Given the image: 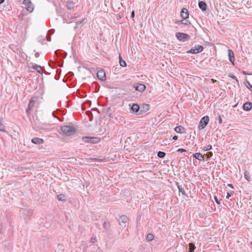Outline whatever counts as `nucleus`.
I'll return each mask as SVG.
<instances>
[{"instance_id":"obj_9","label":"nucleus","mask_w":252,"mask_h":252,"mask_svg":"<svg viewBox=\"0 0 252 252\" xmlns=\"http://www.w3.org/2000/svg\"><path fill=\"white\" fill-rule=\"evenodd\" d=\"M97 77L99 80L104 81L106 80L105 72L103 69L98 70L97 72Z\"/></svg>"},{"instance_id":"obj_58","label":"nucleus","mask_w":252,"mask_h":252,"mask_svg":"<svg viewBox=\"0 0 252 252\" xmlns=\"http://www.w3.org/2000/svg\"><path fill=\"white\" fill-rule=\"evenodd\" d=\"M49 63V65L50 66H51L50 61H49V63Z\"/></svg>"},{"instance_id":"obj_50","label":"nucleus","mask_w":252,"mask_h":252,"mask_svg":"<svg viewBox=\"0 0 252 252\" xmlns=\"http://www.w3.org/2000/svg\"><path fill=\"white\" fill-rule=\"evenodd\" d=\"M227 186H228V187H230V188H232V189H233V188H234V187H233V185H232V184H228L227 185Z\"/></svg>"},{"instance_id":"obj_13","label":"nucleus","mask_w":252,"mask_h":252,"mask_svg":"<svg viewBox=\"0 0 252 252\" xmlns=\"http://www.w3.org/2000/svg\"><path fill=\"white\" fill-rule=\"evenodd\" d=\"M244 110L249 111L252 109V103L251 102H246L243 105Z\"/></svg>"},{"instance_id":"obj_6","label":"nucleus","mask_w":252,"mask_h":252,"mask_svg":"<svg viewBox=\"0 0 252 252\" xmlns=\"http://www.w3.org/2000/svg\"><path fill=\"white\" fill-rule=\"evenodd\" d=\"M209 121V117L208 116H204L201 118V119L200 121L199 125H198V128L203 129L208 124V122Z\"/></svg>"},{"instance_id":"obj_23","label":"nucleus","mask_w":252,"mask_h":252,"mask_svg":"<svg viewBox=\"0 0 252 252\" xmlns=\"http://www.w3.org/2000/svg\"><path fill=\"white\" fill-rule=\"evenodd\" d=\"M119 63L120 65L122 67H125L126 66V62L121 58L120 56H119Z\"/></svg>"},{"instance_id":"obj_11","label":"nucleus","mask_w":252,"mask_h":252,"mask_svg":"<svg viewBox=\"0 0 252 252\" xmlns=\"http://www.w3.org/2000/svg\"><path fill=\"white\" fill-rule=\"evenodd\" d=\"M181 16L184 19L189 18V14L187 8H183L181 11Z\"/></svg>"},{"instance_id":"obj_10","label":"nucleus","mask_w":252,"mask_h":252,"mask_svg":"<svg viewBox=\"0 0 252 252\" xmlns=\"http://www.w3.org/2000/svg\"><path fill=\"white\" fill-rule=\"evenodd\" d=\"M150 109V105L148 104H143L141 107H140V115H142L147 111H148Z\"/></svg>"},{"instance_id":"obj_59","label":"nucleus","mask_w":252,"mask_h":252,"mask_svg":"<svg viewBox=\"0 0 252 252\" xmlns=\"http://www.w3.org/2000/svg\"><path fill=\"white\" fill-rule=\"evenodd\" d=\"M243 73H244V74H247L246 73V72H244V71L243 72Z\"/></svg>"},{"instance_id":"obj_18","label":"nucleus","mask_w":252,"mask_h":252,"mask_svg":"<svg viewBox=\"0 0 252 252\" xmlns=\"http://www.w3.org/2000/svg\"><path fill=\"white\" fill-rule=\"evenodd\" d=\"M31 67L35 69L37 72L39 73H42L43 72L42 67L39 65L34 64V65H32Z\"/></svg>"},{"instance_id":"obj_19","label":"nucleus","mask_w":252,"mask_h":252,"mask_svg":"<svg viewBox=\"0 0 252 252\" xmlns=\"http://www.w3.org/2000/svg\"><path fill=\"white\" fill-rule=\"evenodd\" d=\"M198 6L203 11H205L207 9V5L206 3L203 1L198 2Z\"/></svg>"},{"instance_id":"obj_28","label":"nucleus","mask_w":252,"mask_h":252,"mask_svg":"<svg viewBox=\"0 0 252 252\" xmlns=\"http://www.w3.org/2000/svg\"><path fill=\"white\" fill-rule=\"evenodd\" d=\"M165 155H166V154L163 152L159 151L158 153V156L159 158H164Z\"/></svg>"},{"instance_id":"obj_37","label":"nucleus","mask_w":252,"mask_h":252,"mask_svg":"<svg viewBox=\"0 0 252 252\" xmlns=\"http://www.w3.org/2000/svg\"><path fill=\"white\" fill-rule=\"evenodd\" d=\"M177 151L178 152H180V153H183V152H186V150L184 149L180 148V149H178Z\"/></svg>"},{"instance_id":"obj_24","label":"nucleus","mask_w":252,"mask_h":252,"mask_svg":"<svg viewBox=\"0 0 252 252\" xmlns=\"http://www.w3.org/2000/svg\"><path fill=\"white\" fill-rule=\"evenodd\" d=\"M244 178L248 181H251V176L250 175L249 172L248 171H245L244 173Z\"/></svg>"},{"instance_id":"obj_44","label":"nucleus","mask_w":252,"mask_h":252,"mask_svg":"<svg viewBox=\"0 0 252 252\" xmlns=\"http://www.w3.org/2000/svg\"><path fill=\"white\" fill-rule=\"evenodd\" d=\"M34 56L35 58H38L39 56V53L38 52H36L34 54Z\"/></svg>"},{"instance_id":"obj_32","label":"nucleus","mask_w":252,"mask_h":252,"mask_svg":"<svg viewBox=\"0 0 252 252\" xmlns=\"http://www.w3.org/2000/svg\"><path fill=\"white\" fill-rule=\"evenodd\" d=\"M0 131L2 132L5 131V126L2 124L1 120H0Z\"/></svg>"},{"instance_id":"obj_57","label":"nucleus","mask_w":252,"mask_h":252,"mask_svg":"<svg viewBox=\"0 0 252 252\" xmlns=\"http://www.w3.org/2000/svg\"><path fill=\"white\" fill-rule=\"evenodd\" d=\"M38 39H39V41H42V39H40V37H39V38H38Z\"/></svg>"},{"instance_id":"obj_53","label":"nucleus","mask_w":252,"mask_h":252,"mask_svg":"<svg viewBox=\"0 0 252 252\" xmlns=\"http://www.w3.org/2000/svg\"><path fill=\"white\" fill-rule=\"evenodd\" d=\"M52 115H53V117H56L55 116V112H53L52 113Z\"/></svg>"},{"instance_id":"obj_61","label":"nucleus","mask_w":252,"mask_h":252,"mask_svg":"<svg viewBox=\"0 0 252 252\" xmlns=\"http://www.w3.org/2000/svg\"><path fill=\"white\" fill-rule=\"evenodd\" d=\"M236 106V105H235L233 107H235Z\"/></svg>"},{"instance_id":"obj_42","label":"nucleus","mask_w":252,"mask_h":252,"mask_svg":"<svg viewBox=\"0 0 252 252\" xmlns=\"http://www.w3.org/2000/svg\"><path fill=\"white\" fill-rule=\"evenodd\" d=\"M96 238H92L91 239V242L92 243H94L96 241Z\"/></svg>"},{"instance_id":"obj_4","label":"nucleus","mask_w":252,"mask_h":252,"mask_svg":"<svg viewBox=\"0 0 252 252\" xmlns=\"http://www.w3.org/2000/svg\"><path fill=\"white\" fill-rule=\"evenodd\" d=\"M22 4L28 11L30 13L33 11L34 6L31 0H24Z\"/></svg>"},{"instance_id":"obj_46","label":"nucleus","mask_w":252,"mask_h":252,"mask_svg":"<svg viewBox=\"0 0 252 252\" xmlns=\"http://www.w3.org/2000/svg\"><path fill=\"white\" fill-rule=\"evenodd\" d=\"M178 136H177V135H174L173 137V140H176L178 139Z\"/></svg>"},{"instance_id":"obj_1","label":"nucleus","mask_w":252,"mask_h":252,"mask_svg":"<svg viewBox=\"0 0 252 252\" xmlns=\"http://www.w3.org/2000/svg\"><path fill=\"white\" fill-rule=\"evenodd\" d=\"M62 132L67 136L72 135L76 132L75 128L70 126H63L61 127Z\"/></svg>"},{"instance_id":"obj_40","label":"nucleus","mask_w":252,"mask_h":252,"mask_svg":"<svg viewBox=\"0 0 252 252\" xmlns=\"http://www.w3.org/2000/svg\"><path fill=\"white\" fill-rule=\"evenodd\" d=\"M219 122L220 124H221L222 122V118L221 117V116L220 115H219Z\"/></svg>"},{"instance_id":"obj_30","label":"nucleus","mask_w":252,"mask_h":252,"mask_svg":"<svg viewBox=\"0 0 252 252\" xmlns=\"http://www.w3.org/2000/svg\"><path fill=\"white\" fill-rule=\"evenodd\" d=\"M86 114L89 116L90 121H92L93 119V116L92 113L90 111H87L86 112Z\"/></svg>"},{"instance_id":"obj_2","label":"nucleus","mask_w":252,"mask_h":252,"mask_svg":"<svg viewBox=\"0 0 252 252\" xmlns=\"http://www.w3.org/2000/svg\"><path fill=\"white\" fill-rule=\"evenodd\" d=\"M82 140L86 143L96 144L100 142V138L97 137L84 136L83 137Z\"/></svg>"},{"instance_id":"obj_34","label":"nucleus","mask_w":252,"mask_h":252,"mask_svg":"<svg viewBox=\"0 0 252 252\" xmlns=\"http://www.w3.org/2000/svg\"><path fill=\"white\" fill-rule=\"evenodd\" d=\"M207 158H210L213 156V153L212 152H209L205 154Z\"/></svg>"},{"instance_id":"obj_52","label":"nucleus","mask_w":252,"mask_h":252,"mask_svg":"<svg viewBox=\"0 0 252 252\" xmlns=\"http://www.w3.org/2000/svg\"><path fill=\"white\" fill-rule=\"evenodd\" d=\"M4 0H0V4L3 3L4 2Z\"/></svg>"},{"instance_id":"obj_7","label":"nucleus","mask_w":252,"mask_h":252,"mask_svg":"<svg viewBox=\"0 0 252 252\" xmlns=\"http://www.w3.org/2000/svg\"><path fill=\"white\" fill-rule=\"evenodd\" d=\"M203 50V47L202 45H197L195 48H191L187 53L190 54H197L201 52Z\"/></svg>"},{"instance_id":"obj_27","label":"nucleus","mask_w":252,"mask_h":252,"mask_svg":"<svg viewBox=\"0 0 252 252\" xmlns=\"http://www.w3.org/2000/svg\"><path fill=\"white\" fill-rule=\"evenodd\" d=\"M245 85L247 88H248L250 90L252 91V85L250 84L249 81L246 80L245 82Z\"/></svg>"},{"instance_id":"obj_21","label":"nucleus","mask_w":252,"mask_h":252,"mask_svg":"<svg viewBox=\"0 0 252 252\" xmlns=\"http://www.w3.org/2000/svg\"><path fill=\"white\" fill-rule=\"evenodd\" d=\"M174 130L176 132L179 133H183L184 132V131H183V130H184V127L181 126L175 127Z\"/></svg>"},{"instance_id":"obj_20","label":"nucleus","mask_w":252,"mask_h":252,"mask_svg":"<svg viewBox=\"0 0 252 252\" xmlns=\"http://www.w3.org/2000/svg\"><path fill=\"white\" fill-rule=\"evenodd\" d=\"M76 3L72 1H68L66 2V7L68 9H72L75 6Z\"/></svg>"},{"instance_id":"obj_38","label":"nucleus","mask_w":252,"mask_h":252,"mask_svg":"<svg viewBox=\"0 0 252 252\" xmlns=\"http://www.w3.org/2000/svg\"><path fill=\"white\" fill-rule=\"evenodd\" d=\"M55 30L54 29H51L48 31L47 34H48L49 35L51 34H53Z\"/></svg>"},{"instance_id":"obj_16","label":"nucleus","mask_w":252,"mask_h":252,"mask_svg":"<svg viewBox=\"0 0 252 252\" xmlns=\"http://www.w3.org/2000/svg\"><path fill=\"white\" fill-rule=\"evenodd\" d=\"M118 220L119 224L121 225V223H126L128 220V218L126 216L122 215L119 217Z\"/></svg>"},{"instance_id":"obj_41","label":"nucleus","mask_w":252,"mask_h":252,"mask_svg":"<svg viewBox=\"0 0 252 252\" xmlns=\"http://www.w3.org/2000/svg\"><path fill=\"white\" fill-rule=\"evenodd\" d=\"M214 199L215 200V201L218 204H220V201L219 200V199L217 198V197L216 196H215L214 197Z\"/></svg>"},{"instance_id":"obj_26","label":"nucleus","mask_w":252,"mask_h":252,"mask_svg":"<svg viewBox=\"0 0 252 252\" xmlns=\"http://www.w3.org/2000/svg\"><path fill=\"white\" fill-rule=\"evenodd\" d=\"M212 149V146L211 145H209L206 147H204L202 150L203 152L209 151Z\"/></svg>"},{"instance_id":"obj_54","label":"nucleus","mask_w":252,"mask_h":252,"mask_svg":"<svg viewBox=\"0 0 252 252\" xmlns=\"http://www.w3.org/2000/svg\"><path fill=\"white\" fill-rule=\"evenodd\" d=\"M55 53V54H56L57 56H58V51H56Z\"/></svg>"},{"instance_id":"obj_60","label":"nucleus","mask_w":252,"mask_h":252,"mask_svg":"<svg viewBox=\"0 0 252 252\" xmlns=\"http://www.w3.org/2000/svg\"><path fill=\"white\" fill-rule=\"evenodd\" d=\"M251 245L252 246V241L251 242Z\"/></svg>"},{"instance_id":"obj_14","label":"nucleus","mask_w":252,"mask_h":252,"mask_svg":"<svg viewBox=\"0 0 252 252\" xmlns=\"http://www.w3.org/2000/svg\"><path fill=\"white\" fill-rule=\"evenodd\" d=\"M135 90L143 92L146 89V86L142 84H138L134 86Z\"/></svg>"},{"instance_id":"obj_49","label":"nucleus","mask_w":252,"mask_h":252,"mask_svg":"<svg viewBox=\"0 0 252 252\" xmlns=\"http://www.w3.org/2000/svg\"><path fill=\"white\" fill-rule=\"evenodd\" d=\"M82 22H83V21H78V22H76V25H79L82 24Z\"/></svg>"},{"instance_id":"obj_48","label":"nucleus","mask_w":252,"mask_h":252,"mask_svg":"<svg viewBox=\"0 0 252 252\" xmlns=\"http://www.w3.org/2000/svg\"><path fill=\"white\" fill-rule=\"evenodd\" d=\"M230 77H231L232 78L234 79L237 80L236 77L235 75H231L230 76Z\"/></svg>"},{"instance_id":"obj_31","label":"nucleus","mask_w":252,"mask_h":252,"mask_svg":"<svg viewBox=\"0 0 252 252\" xmlns=\"http://www.w3.org/2000/svg\"><path fill=\"white\" fill-rule=\"evenodd\" d=\"M63 246L62 245H58V250H56L55 252H63Z\"/></svg>"},{"instance_id":"obj_56","label":"nucleus","mask_w":252,"mask_h":252,"mask_svg":"<svg viewBox=\"0 0 252 252\" xmlns=\"http://www.w3.org/2000/svg\"><path fill=\"white\" fill-rule=\"evenodd\" d=\"M38 39H39V41H42V39H40V37H39V38H38Z\"/></svg>"},{"instance_id":"obj_36","label":"nucleus","mask_w":252,"mask_h":252,"mask_svg":"<svg viewBox=\"0 0 252 252\" xmlns=\"http://www.w3.org/2000/svg\"><path fill=\"white\" fill-rule=\"evenodd\" d=\"M109 223L105 221L103 223V227L105 229H107L108 228Z\"/></svg>"},{"instance_id":"obj_35","label":"nucleus","mask_w":252,"mask_h":252,"mask_svg":"<svg viewBox=\"0 0 252 252\" xmlns=\"http://www.w3.org/2000/svg\"><path fill=\"white\" fill-rule=\"evenodd\" d=\"M64 196L63 194H59L58 195V199L59 200L63 201L64 200Z\"/></svg>"},{"instance_id":"obj_45","label":"nucleus","mask_w":252,"mask_h":252,"mask_svg":"<svg viewBox=\"0 0 252 252\" xmlns=\"http://www.w3.org/2000/svg\"><path fill=\"white\" fill-rule=\"evenodd\" d=\"M41 129H45V130H47V131H49V128L44 127V126H42V127H41Z\"/></svg>"},{"instance_id":"obj_3","label":"nucleus","mask_w":252,"mask_h":252,"mask_svg":"<svg viewBox=\"0 0 252 252\" xmlns=\"http://www.w3.org/2000/svg\"><path fill=\"white\" fill-rule=\"evenodd\" d=\"M176 37L179 40L182 42H185L188 40L190 37V36L187 33L179 32L176 33Z\"/></svg>"},{"instance_id":"obj_43","label":"nucleus","mask_w":252,"mask_h":252,"mask_svg":"<svg viewBox=\"0 0 252 252\" xmlns=\"http://www.w3.org/2000/svg\"><path fill=\"white\" fill-rule=\"evenodd\" d=\"M230 196H231V194L229 192H227V195L226 196V198L228 199Z\"/></svg>"},{"instance_id":"obj_25","label":"nucleus","mask_w":252,"mask_h":252,"mask_svg":"<svg viewBox=\"0 0 252 252\" xmlns=\"http://www.w3.org/2000/svg\"><path fill=\"white\" fill-rule=\"evenodd\" d=\"M178 189H179V192H181L182 193V194L184 195H186L187 196V195L186 193V191L183 188H182L179 185H178Z\"/></svg>"},{"instance_id":"obj_47","label":"nucleus","mask_w":252,"mask_h":252,"mask_svg":"<svg viewBox=\"0 0 252 252\" xmlns=\"http://www.w3.org/2000/svg\"><path fill=\"white\" fill-rule=\"evenodd\" d=\"M134 11H132L131 13V17L132 18H134Z\"/></svg>"},{"instance_id":"obj_17","label":"nucleus","mask_w":252,"mask_h":252,"mask_svg":"<svg viewBox=\"0 0 252 252\" xmlns=\"http://www.w3.org/2000/svg\"><path fill=\"white\" fill-rule=\"evenodd\" d=\"M32 142L35 144H41L44 142V141L42 139L34 137L32 139Z\"/></svg>"},{"instance_id":"obj_29","label":"nucleus","mask_w":252,"mask_h":252,"mask_svg":"<svg viewBox=\"0 0 252 252\" xmlns=\"http://www.w3.org/2000/svg\"><path fill=\"white\" fill-rule=\"evenodd\" d=\"M154 238V235L151 234V233H149L147 235V237H146V239L148 241H151L152 240H153Z\"/></svg>"},{"instance_id":"obj_51","label":"nucleus","mask_w":252,"mask_h":252,"mask_svg":"<svg viewBox=\"0 0 252 252\" xmlns=\"http://www.w3.org/2000/svg\"><path fill=\"white\" fill-rule=\"evenodd\" d=\"M25 16V15L23 13H21L20 15H19V18H22L24 16Z\"/></svg>"},{"instance_id":"obj_12","label":"nucleus","mask_w":252,"mask_h":252,"mask_svg":"<svg viewBox=\"0 0 252 252\" xmlns=\"http://www.w3.org/2000/svg\"><path fill=\"white\" fill-rule=\"evenodd\" d=\"M229 60L232 64H234L235 58L233 52L232 50L229 49L228 50Z\"/></svg>"},{"instance_id":"obj_22","label":"nucleus","mask_w":252,"mask_h":252,"mask_svg":"<svg viewBox=\"0 0 252 252\" xmlns=\"http://www.w3.org/2000/svg\"><path fill=\"white\" fill-rule=\"evenodd\" d=\"M184 20L185 19H183V20H180V21L176 20L175 21V24H179H179H184L186 25H189V24H190V22L188 20L186 21L185 22H184Z\"/></svg>"},{"instance_id":"obj_5","label":"nucleus","mask_w":252,"mask_h":252,"mask_svg":"<svg viewBox=\"0 0 252 252\" xmlns=\"http://www.w3.org/2000/svg\"><path fill=\"white\" fill-rule=\"evenodd\" d=\"M129 106L130 108V111L131 113L135 114L136 115H140V106L138 104L129 103Z\"/></svg>"},{"instance_id":"obj_8","label":"nucleus","mask_w":252,"mask_h":252,"mask_svg":"<svg viewBox=\"0 0 252 252\" xmlns=\"http://www.w3.org/2000/svg\"><path fill=\"white\" fill-rule=\"evenodd\" d=\"M35 101L31 99L29 103L28 107L26 109L27 115L29 116L30 115L31 111L32 108L34 107Z\"/></svg>"},{"instance_id":"obj_55","label":"nucleus","mask_w":252,"mask_h":252,"mask_svg":"<svg viewBox=\"0 0 252 252\" xmlns=\"http://www.w3.org/2000/svg\"><path fill=\"white\" fill-rule=\"evenodd\" d=\"M97 251H98V252H102L100 249H98V250H97Z\"/></svg>"},{"instance_id":"obj_39","label":"nucleus","mask_w":252,"mask_h":252,"mask_svg":"<svg viewBox=\"0 0 252 252\" xmlns=\"http://www.w3.org/2000/svg\"><path fill=\"white\" fill-rule=\"evenodd\" d=\"M46 39H47V40L48 41H51V37L50 36V35H49L48 34H47Z\"/></svg>"},{"instance_id":"obj_33","label":"nucleus","mask_w":252,"mask_h":252,"mask_svg":"<svg viewBox=\"0 0 252 252\" xmlns=\"http://www.w3.org/2000/svg\"><path fill=\"white\" fill-rule=\"evenodd\" d=\"M194 249H195L194 246L192 244L191 245L190 244L189 248V252H193L194 251Z\"/></svg>"},{"instance_id":"obj_15","label":"nucleus","mask_w":252,"mask_h":252,"mask_svg":"<svg viewBox=\"0 0 252 252\" xmlns=\"http://www.w3.org/2000/svg\"><path fill=\"white\" fill-rule=\"evenodd\" d=\"M192 157L199 161H203L204 160V156L199 153H196L192 155Z\"/></svg>"}]
</instances>
